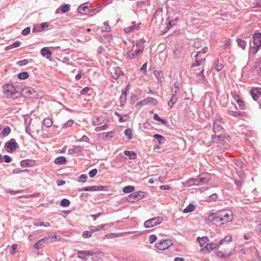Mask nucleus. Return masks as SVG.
Listing matches in <instances>:
<instances>
[{"label":"nucleus","instance_id":"f257e3e1","mask_svg":"<svg viewBox=\"0 0 261 261\" xmlns=\"http://www.w3.org/2000/svg\"><path fill=\"white\" fill-rule=\"evenodd\" d=\"M4 94L9 99H17L20 96V93L11 84H6L3 87Z\"/></svg>","mask_w":261,"mask_h":261},{"label":"nucleus","instance_id":"f03ea898","mask_svg":"<svg viewBox=\"0 0 261 261\" xmlns=\"http://www.w3.org/2000/svg\"><path fill=\"white\" fill-rule=\"evenodd\" d=\"M219 213H222L219 215V218H218V223H219L220 224L223 225L225 223L230 222L232 220L233 215L231 211H222Z\"/></svg>","mask_w":261,"mask_h":261},{"label":"nucleus","instance_id":"7ed1b4c3","mask_svg":"<svg viewBox=\"0 0 261 261\" xmlns=\"http://www.w3.org/2000/svg\"><path fill=\"white\" fill-rule=\"evenodd\" d=\"M207 51V48L206 47L203 48L201 51H198L195 55H194V57L195 58V61L194 63H193L191 66V68H192V70L194 71H196V69H195V67L197 66H199L201 64H202L205 61V58H200L199 59V55L202 53L203 54H204L206 53Z\"/></svg>","mask_w":261,"mask_h":261},{"label":"nucleus","instance_id":"20e7f679","mask_svg":"<svg viewBox=\"0 0 261 261\" xmlns=\"http://www.w3.org/2000/svg\"><path fill=\"white\" fill-rule=\"evenodd\" d=\"M222 124V118L218 117L215 119L213 124V130L216 135V137L213 139L214 141H215L216 137H218V138H222L223 137L222 134H219V133L223 131Z\"/></svg>","mask_w":261,"mask_h":261},{"label":"nucleus","instance_id":"39448f33","mask_svg":"<svg viewBox=\"0 0 261 261\" xmlns=\"http://www.w3.org/2000/svg\"><path fill=\"white\" fill-rule=\"evenodd\" d=\"M163 220L161 217H154L146 221L144 225L146 228H150L161 224Z\"/></svg>","mask_w":261,"mask_h":261},{"label":"nucleus","instance_id":"423d86ee","mask_svg":"<svg viewBox=\"0 0 261 261\" xmlns=\"http://www.w3.org/2000/svg\"><path fill=\"white\" fill-rule=\"evenodd\" d=\"M21 94L23 96L28 98H33L38 96V93L35 89L31 87L23 88L21 90Z\"/></svg>","mask_w":261,"mask_h":261},{"label":"nucleus","instance_id":"0eeeda50","mask_svg":"<svg viewBox=\"0 0 261 261\" xmlns=\"http://www.w3.org/2000/svg\"><path fill=\"white\" fill-rule=\"evenodd\" d=\"M171 241L169 239L162 240L156 244V247L160 250H164L172 245Z\"/></svg>","mask_w":261,"mask_h":261},{"label":"nucleus","instance_id":"6e6552de","mask_svg":"<svg viewBox=\"0 0 261 261\" xmlns=\"http://www.w3.org/2000/svg\"><path fill=\"white\" fill-rule=\"evenodd\" d=\"M108 189V187L106 186H88L83 189L77 190L79 192L81 191H106Z\"/></svg>","mask_w":261,"mask_h":261},{"label":"nucleus","instance_id":"1a4fd4ad","mask_svg":"<svg viewBox=\"0 0 261 261\" xmlns=\"http://www.w3.org/2000/svg\"><path fill=\"white\" fill-rule=\"evenodd\" d=\"M158 103L157 100L152 97H147L137 103L138 106H144L146 105L156 106Z\"/></svg>","mask_w":261,"mask_h":261},{"label":"nucleus","instance_id":"9d476101","mask_svg":"<svg viewBox=\"0 0 261 261\" xmlns=\"http://www.w3.org/2000/svg\"><path fill=\"white\" fill-rule=\"evenodd\" d=\"M220 247L219 244H215L214 243H207L203 248L200 250V252L207 253L212 251L214 249H218Z\"/></svg>","mask_w":261,"mask_h":261},{"label":"nucleus","instance_id":"9b49d317","mask_svg":"<svg viewBox=\"0 0 261 261\" xmlns=\"http://www.w3.org/2000/svg\"><path fill=\"white\" fill-rule=\"evenodd\" d=\"M79 254L78 258L82 259L83 260H86L88 259V257L90 256H93L95 254L94 252L92 250L88 251H77Z\"/></svg>","mask_w":261,"mask_h":261},{"label":"nucleus","instance_id":"f8f14e48","mask_svg":"<svg viewBox=\"0 0 261 261\" xmlns=\"http://www.w3.org/2000/svg\"><path fill=\"white\" fill-rule=\"evenodd\" d=\"M210 175L209 174H205L203 177L200 178L199 180L198 179H194L191 180L190 181H193L194 185L198 186L207 182L210 180Z\"/></svg>","mask_w":261,"mask_h":261},{"label":"nucleus","instance_id":"ddd939ff","mask_svg":"<svg viewBox=\"0 0 261 261\" xmlns=\"http://www.w3.org/2000/svg\"><path fill=\"white\" fill-rule=\"evenodd\" d=\"M17 143L14 139H11L5 143V147L9 152L14 151L16 149Z\"/></svg>","mask_w":261,"mask_h":261},{"label":"nucleus","instance_id":"4468645a","mask_svg":"<svg viewBox=\"0 0 261 261\" xmlns=\"http://www.w3.org/2000/svg\"><path fill=\"white\" fill-rule=\"evenodd\" d=\"M219 214L216 213H211L207 216L204 217V219L206 223H210L211 222L216 220V223H218Z\"/></svg>","mask_w":261,"mask_h":261},{"label":"nucleus","instance_id":"2eb2a0df","mask_svg":"<svg viewBox=\"0 0 261 261\" xmlns=\"http://www.w3.org/2000/svg\"><path fill=\"white\" fill-rule=\"evenodd\" d=\"M142 193V192L140 191L130 194L127 198V201L129 203H134L139 201L141 198H139L138 197L140 196V193Z\"/></svg>","mask_w":261,"mask_h":261},{"label":"nucleus","instance_id":"dca6fc26","mask_svg":"<svg viewBox=\"0 0 261 261\" xmlns=\"http://www.w3.org/2000/svg\"><path fill=\"white\" fill-rule=\"evenodd\" d=\"M140 24V22L136 23L135 22H133L130 25L124 29V31L126 33L133 32L139 29Z\"/></svg>","mask_w":261,"mask_h":261},{"label":"nucleus","instance_id":"f3484780","mask_svg":"<svg viewBox=\"0 0 261 261\" xmlns=\"http://www.w3.org/2000/svg\"><path fill=\"white\" fill-rule=\"evenodd\" d=\"M78 12L83 15H86L91 12L87 4H82L77 8Z\"/></svg>","mask_w":261,"mask_h":261},{"label":"nucleus","instance_id":"a211bd4d","mask_svg":"<svg viewBox=\"0 0 261 261\" xmlns=\"http://www.w3.org/2000/svg\"><path fill=\"white\" fill-rule=\"evenodd\" d=\"M112 76L113 79L117 80L123 74L122 71L118 67L113 68L111 71Z\"/></svg>","mask_w":261,"mask_h":261},{"label":"nucleus","instance_id":"6ab92c4d","mask_svg":"<svg viewBox=\"0 0 261 261\" xmlns=\"http://www.w3.org/2000/svg\"><path fill=\"white\" fill-rule=\"evenodd\" d=\"M260 93L261 88H254L252 89L250 92V95L254 100H257L260 95Z\"/></svg>","mask_w":261,"mask_h":261},{"label":"nucleus","instance_id":"aec40b11","mask_svg":"<svg viewBox=\"0 0 261 261\" xmlns=\"http://www.w3.org/2000/svg\"><path fill=\"white\" fill-rule=\"evenodd\" d=\"M253 42L257 47H261V33H255L253 35Z\"/></svg>","mask_w":261,"mask_h":261},{"label":"nucleus","instance_id":"412c9836","mask_svg":"<svg viewBox=\"0 0 261 261\" xmlns=\"http://www.w3.org/2000/svg\"><path fill=\"white\" fill-rule=\"evenodd\" d=\"M168 23L167 24V28L168 30L172 26H174L176 24L177 21L178 20V16H175L174 18H172L171 17H168Z\"/></svg>","mask_w":261,"mask_h":261},{"label":"nucleus","instance_id":"4be33fe9","mask_svg":"<svg viewBox=\"0 0 261 261\" xmlns=\"http://www.w3.org/2000/svg\"><path fill=\"white\" fill-rule=\"evenodd\" d=\"M145 42V40L143 39H140L137 41L136 49H137L138 53H142L144 48V44Z\"/></svg>","mask_w":261,"mask_h":261},{"label":"nucleus","instance_id":"5701e85b","mask_svg":"<svg viewBox=\"0 0 261 261\" xmlns=\"http://www.w3.org/2000/svg\"><path fill=\"white\" fill-rule=\"evenodd\" d=\"M70 6L69 4H65L64 5H62L56 11V13L59 14L60 13V11H61V13H66L70 10Z\"/></svg>","mask_w":261,"mask_h":261},{"label":"nucleus","instance_id":"b1692460","mask_svg":"<svg viewBox=\"0 0 261 261\" xmlns=\"http://www.w3.org/2000/svg\"><path fill=\"white\" fill-rule=\"evenodd\" d=\"M57 237V236L56 234H54L52 236L44 237V238L41 239V240L44 244H50L56 241V240L54 239H56Z\"/></svg>","mask_w":261,"mask_h":261},{"label":"nucleus","instance_id":"393cba45","mask_svg":"<svg viewBox=\"0 0 261 261\" xmlns=\"http://www.w3.org/2000/svg\"><path fill=\"white\" fill-rule=\"evenodd\" d=\"M41 54L42 56L49 59L51 56V51L47 47H43L41 49Z\"/></svg>","mask_w":261,"mask_h":261},{"label":"nucleus","instance_id":"a878e982","mask_svg":"<svg viewBox=\"0 0 261 261\" xmlns=\"http://www.w3.org/2000/svg\"><path fill=\"white\" fill-rule=\"evenodd\" d=\"M197 241L199 243L200 246L202 247L207 243L208 239L207 237H205L202 238L198 237L197 238Z\"/></svg>","mask_w":261,"mask_h":261},{"label":"nucleus","instance_id":"bb28decb","mask_svg":"<svg viewBox=\"0 0 261 261\" xmlns=\"http://www.w3.org/2000/svg\"><path fill=\"white\" fill-rule=\"evenodd\" d=\"M83 147L81 146H75L72 148H70L68 150L69 154H73L75 152H80L82 150Z\"/></svg>","mask_w":261,"mask_h":261},{"label":"nucleus","instance_id":"cd10ccee","mask_svg":"<svg viewBox=\"0 0 261 261\" xmlns=\"http://www.w3.org/2000/svg\"><path fill=\"white\" fill-rule=\"evenodd\" d=\"M179 84L178 82H175L171 88V91L172 93V95H175L177 93L178 90H179Z\"/></svg>","mask_w":261,"mask_h":261},{"label":"nucleus","instance_id":"c85d7f7f","mask_svg":"<svg viewBox=\"0 0 261 261\" xmlns=\"http://www.w3.org/2000/svg\"><path fill=\"white\" fill-rule=\"evenodd\" d=\"M154 75L155 77L160 81H161L164 79L163 73L161 70H155L153 72Z\"/></svg>","mask_w":261,"mask_h":261},{"label":"nucleus","instance_id":"c756f323","mask_svg":"<svg viewBox=\"0 0 261 261\" xmlns=\"http://www.w3.org/2000/svg\"><path fill=\"white\" fill-rule=\"evenodd\" d=\"M135 190V188L132 186H127L123 188L122 191L124 193H129Z\"/></svg>","mask_w":261,"mask_h":261},{"label":"nucleus","instance_id":"7c9ffc66","mask_svg":"<svg viewBox=\"0 0 261 261\" xmlns=\"http://www.w3.org/2000/svg\"><path fill=\"white\" fill-rule=\"evenodd\" d=\"M141 53H138L137 49H135V50H132L128 52V56L129 57V58H134L135 57L139 56L140 55Z\"/></svg>","mask_w":261,"mask_h":261},{"label":"nucleus","instance_id":"2f4dec72","mask_svg":"<svg viewBox=\"0 0 261 261\" xmlns=\"http://www.w3.org/2000/svg\"><path fill=\"white\" fill-rule=\"evenodd\" d=\"M66 158L64 156H61L57 158L55 160V163L56 164L61 165V164H65L66 163Z\"/></svg>","mask_w":261,"mask_h":261},{"label":"nucleus","instance_id":"473e14b6","mask_svg":"<svg viewBox=\"0 0 261 261\" xmlns=\"http://www.w3.org/2000/svg\"><path fill=\"white\" fill-rule=\"evenodd\" d=\"M195 209V206L193 204H190L189 205L183 210L184 213H188L192 212Z\"/></svg>","mask_w":261,"mask_h":261},{"label":"nucleus","instance_id":"72a5a7b5","mask_svg":"<svg viewBox=\"0 0 261 261\" xmlns=\"http://www.w3.org/2000/svg\"><path fill=\"white\" fill-rule=\"evenodd\" d=\"M43 124L46 127H50L53 125L52 120L49 118H46L43 121Z\"/></svg>","mask_w":261,"mask_h":261},{"label":"nucleus","instance_id":"f704fd0d","mask_svg":"<svg viewBox=\"0 0 261 261\" xmlns=\"http://www.w3.org/2000/svg\"><path fill=\"white\" fill-rule=\"evenodd\" d=\"M216 255L220 258H226L230 255V254H226L222 251H218L216 252Z\"/></svg>","mask_w":261,"mask_h":261},{"label":"nucleus","instance_id":"c9c22d12","mask_svg":"<svg viewBox=\"0 0 261 261\" xmlns=\"http://www.w3.org/2000/svg\"><path fill=\"white\" fill-rule=\"evenodd\" d=\"M236 41L238 43V45L240 47H241L243 49H244L245 48L246 45V43L245 41L243 40L240 38H238Z\"/></svg>","mask_w":261,"mask_h":261},{"label":"nucleus","instance_id":"e433bc0d","mask_svg":"<svg viewBox=\"0 0 261 261\" xmlns=\"http://www.w3.org/2000/svg\"><path fill=\"white\" fill-rule=\"evenodd\" d=\"M124 154L126 156H129L131 159H135L136 158V154L134 151H125Z\"/></svg>","mask_w":261,"mask_h":261},{"label":"nucleus","instance_id":"4c0bfd02","mask_svg":"<svg viewBox=\"0 0 261 261\" xmlns=\"http://www.w3.org/2000/svg\"><path fill=\"white\" fill-rule=\"evenodd\" d=\"M29 76V73L27 72H23L19 73L18 74V77L20 80H25Z\"/></svg>","mask_w":261,"mask_h":261},{"label":"nucleus","instance_id":"58836bf2","mask_svg":"<svg viewBox=\"0 0 261 261\" xmlns=\"http://www.w3.org/2000/svg\"><path fill=\"white\" fill-rule=\"evenodd\" d=\"M101 29L103 31L110 32L111 30L110 26L108 24L107 22H105L103 23L102 26L101 27Z\"/></svg>","mask_w":261,"mask_h":261},{"label":"nucleus","instance_id":"ea45409f","mask_svg":"<svg viewBox=\"0 0 261 261\" xmlns=\"http://www.w3.org/2000/svg\"><path fill=\"white\" fill-rule=\"evenodd\" d=\"M232 241V237L231 236H227L225 237L223 239L221 240L219 243V246L221 245L224 242H229Z\"/></svg>","mask_w":261,"mask_h":261},{"label":"nucleus","instance_id":"a19ab883","mask_svg":"<svg viewBox=\"0 0 261 261\" xmlns=\"http://www.w3.org/2000/svg\"><path fill=\"white\" fill-rule=\"evenodd\" d=\"M204 68H202L200 72L197 74V76H199V81L204 82L205 81V76L204 75Z\"/></svg>","mask_w":261,"mask_h":261},{"label":"nucleus","instance_id":"79ce46f5","mask_svg":"<svg viewBox=\"0 0 261 261\" xmlns=\"http://www.w3.org/2000/svg\"><path fill=\"white\" fill-rule=\"evenodd\" d=\"M177 98L175 97V95H172V96L168 102V106L172 108L175 103L177 101Z\"/></svg>","mask_w":261,"mask_h":261},{"label":"nucleus","instance_id":"37998d69","mask_svg":"<svg viewBox=\"0 0 261 261\" xmlns=\"http://www.w3.org/2000/svg\"><path fill=\"white\" fill-rule=\"evenodd\" d=\"M44 243H43L42 240L41 239L38 242H37L34 245V248L39 250L41 248H42Z\"/></svg>","mask_w":261,"mask_h":261},{"label":"nucleus","instance_id":"c03bdc74","mask_svg":"<svg viewBox=\"0 0 261 261\" xmlns=\"http://www.w3.org/2000/svg\"><path fill=\"white\" fill-rule=\"evenodd\" d=\"M102 121V117L101 116H99L96 117L94 120H93V124L94 125H98L101 123Z\"/></svg>","mask_w":261,"mask_h":261},{"label":"nucleus","instance_id":"a18cd8bd","mask_svg":"<svg viewBox=\"0 0 261 261\" xmlns=\"http://www.w3.org/2000/svg\"><path fill=\"white\" fill-rule=\"evenodd\" d=\"M70 204L69 200L67 199H63L60 202V205L63 207H67Z\"/></svg>","mask_w":261,"mask_h":261},{"label":"nucleus","instance_id":"49530a36","mask_svg":"<svg viewBox=\"0 0 261 261\" xmlns=\"http://www.w3.org/2000/svg\"><path fill=\"white\" fill-rule=\"evenodd\" d=\"M94 233L92 232V230L91 231H85L83 232L82 234V237L84 238H89L91 237L92 233Z\"/></svg>","mask_w":261,"mask_h":261},{"label":"nucleus","instance_id":"de8ad7c7","mask_svg":"<svg viewBox=\"0 0 261 261\" xmlns=\"http://www.w3.org/2000/svg\"><path fill=\"white\" fill-rule=\"evenodd\" d=\"M124 134L127 137V139L130 140L132 138V131L130 128H127L125 130Z\"/></svg>","mask_w":261,"mask_h":261},{"label":"nucleus","instance_id":"09e8293b","mask_svg":"<svg viewBox=\"0 0 261 261\" xmlns=\"http://www.w3.org/2000/svg\"><path fill=\"white\" fill-rule=\"evenodd\" d=\"M153 137L156 139H158V142L160 144H161L165 140V139L164 137L162 136L159 135V134H155L153 136Z\"/></svg>","mask_w":261,"mask_h":261},{"label":"nucleus","instance_id":"8fccbe9b","mask_svg":"<svg viewBox=\"0 0 261 261\" xmlns=\"http://www.w3.org/2000/svg\"><path fill=\"white\" fill-rule=\"evenodd\" d=\"M153 119L156 121L161 122L163 124H166L167 123V121L164 119H161L157 114H155L154 115Z\"/></svg>","mask_w":261,"mask_h":261},{"label":"nucleus","instance_id":"3c124183","mask_svg":"<svg viewBox=\"0 0 261 261\" xmlns=\"http://www.w3.org/2000/svg\"><path fill=\"white\" fill-rule=\"evenodd\" d=\"M34 225L36 226H44L45 227H48L50 226V224L48 222H37L35 223Z\"/></svg>","mask_w":261,"mask_h":261},{"label":"nucleus","instance_id":"603ef678","mask_svg":"<svg viewBox=\"0 0 261 261\" xmlns=\"http://www.w3.org/2000/svg\"><path fill=\"white\" fill-rule=\"evenodd\" d=\"M229 114L234 117H238L239 116H244L245 113L244 112H238L236 111H230Z\"/></svg>","mask_w":261,"mask_h":261},{"label":"nucleus","instance_id":"864d4df0","mask_svg":"<svg viewBox=\"0 0 261 261\" xmlns=\"http://www.w3.org/2000/svg\"><path fill=\"white\" fill-rule=\"evenodd\" d=\"M119 236H120V235H119L118 233H112L106 234L105 236V237L106 239H111V238L118 237Z\"/></svg>","mask_w":261,"mask_h":261},{"label":"nucleus","instance_id":"5fc2aeb1","mask_svg":"<svg viewBox=\"0 0 261 261\" xmlns=\"http://www.w3.org/2000/svg\"><path fill=\"white\" fill-rule=\"evenodd\" d=\"M10 127H6L3 129L2 133L4 136H7L10 133Z\"/></svg>","mask_w":261,"mask_h":261},{"label":"nucleus","instance_id":"6e6d98bb","mask_svg":"<svg viewBox=\"0 0 261 261\" xmlns=\"http://www.w3.org/2000/svg\"><path fill=\"white\" fill-rule=\"evenodd\" d=\"M97 173V170L96 169H92L89 172V175L90 177H93L96 175Z\"/></svg>","mask_w":261,"mask_h":261},{"label":"nucleus","instance_id":"4d7b16f0","mask_svg":"<svg viewBox=\"0 0 261 261\" xmlns=\"http://www.w3.org/2000/svg\"><path fill=\"white\" fill-rule=\"evenodd\" d=\"M141 71L145 74H147V63H144L140 69Z\"/></svg>","mask_w":261,"mask_h":261},{"label":"nucleus","instance_id":"13d9d810","mask_svg":"<svg viewBox=\"0 0 261 261\" xmlns=\"http://www.w3.org/2000/svg\"><path fill=\"white\" fill-rule=\"evenodd\" d=\"M156 240V237L154 234H151L149 237V242L150 244L154 242Z\"/></svg>","mask_w":261,"mask_h":261},{"label":"nucleus","instance_id":"bf43d9fd","mask_svg":"<svg viewBox=\"0 0 261 261\" xmlns=\"http://www.w3.org/2000/svg\"><path fill=\"white\" fill-rule=\"evenodd\" d=\"M239 101H238L237 103H238L240 108L242 110H244L245 109V104H244V100L242 99H241Z\"/></svg>","mask_w":261,"mask_h":261},{"label":"nucleus","instance_id":"052dcab7","mask_svg":"<svg viewBox=\"0 0 261 261\" xmlns=\"http://www.w3.org/2000/svg\"><path fill=\"white\" fill-rule=\"evenodd\" d=\"M28 63V60L27 59H24V60H20L19 61H18L17 62V64L21 66H23V65H27V64Z\"/></svg>","mask_w":261,"mask_h":261},{"label":"nucleus","instance_id":"680f3d73","mask_svg":"<svg viewBox=\"0 0 261 261\" xmlns=\"http://www.w3.org/2000/svg\"><path fill=\"white\" fill-rule=\"evenodd\" d=\"M106 225H107L106 224H102V225H100L98 227H97L96 228L92 229V232H96L99 230L103 229L104 228V227L105 226H106Z\"/></svg>","mask_w":261,"mask_h":261},{"label":"nucleus","instance_id":"e2e57ef3","mask_svg":"<svg viewBox=\"0 0 261 261\" xmlns=\"http://www.w3.org/2000/svg\"><path fill=\"white\" fill-rule=\"evenodd\" d=\"M107 127V125H104L101 126L96 127L95 129L96 132H99L105 130Z\"/></svg>","mask_w":261,"mask_h":261},{"label":"nucleus","instance_id":"0e129e2a","mask_svg":"<svg viewBox=\"0 0 261 261\" xmlns=\"http://www.w3.org/2000/svg\"><path fill=\"white\" fill-rule=\"evenodd\" d=\"M87 176L85 174H82L79 177V181L82 182H85L86 181Z\"/></svg>","mask_w":261,"mask_h":261},{"label":"nucleus","instance_id":"69168bd1","mask_svg":"<svg viewBox=\"0 0 261 261\" xmlns=\"http://www.w3.org/2000/svg\"><path fill=\"white\" fill-rule=\"evenodd\" d=\"M17 245L16 244H13L12 245L11 248V251L10 252L12 254H14L16 252V249H17Z\"/></svg>","mask_w":261,"mask_h":261},{"label":"nucleus","instance_id":"338daca9","mask_svg":"<svg viewBox=\"0 0 261 261\" xmlns=\"http://www.w3.org/2000/svg\"><path fill=\"white\" fill-rule=\"evenodd\" d=\"M202 42L201 41H197L194 42V46L196 48H199L201 47Z\"/></svg>","mask_w":261,"mask_h":261},{"label":"nucleus","instance_id":"774afa93","mask_svg":"<svg viewBox=\"0 0 261 261\" xmlns=\"http://www.w3.org/2000/svg\"><path fill=\"white\" fill-rule=\"evenodd\" d=\"M30 30H31L30 28H29V27L26 28L22 31V34L23 35H27L30 33Z\"/></svg>","mask_w":261,"mask_h":261}]
</instances>
